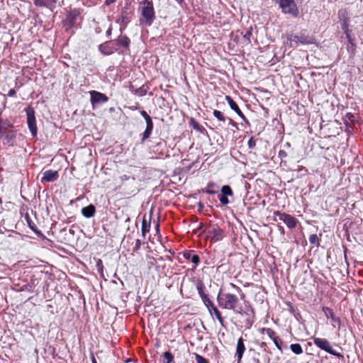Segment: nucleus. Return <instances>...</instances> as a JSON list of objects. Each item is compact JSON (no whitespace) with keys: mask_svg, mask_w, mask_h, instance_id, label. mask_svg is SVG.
Masks as SVG:
<instances>
[{"mask_svg":"<svg viewBox=\"0 0 363 363\" xmlns=\"http://www.w3.org/2000/svg\"><path fill=\"white\" fill-rule=\"evenodd\" d=\"M199 294H200L201 297L202 298V299L207 298V295H206L201 289L199 290Z\"/></svg>","mask_w":363,"mask_h":363,"instance_id":"42","label":"nucleus"},{"mask_svg":"<svg viewBox=\"0 0 363 363\" xmlns=\"http://www.w3.org/2000/svg\"><path fill=\"white\" fill-rule=\"evenodd\" d=\"M245 351V346L244 345L243 339H242V337H240L238 340L237 347H236V356L238 358V363L240 362Z\"/></svg>","mask_w":363,"mask_h":363,"instance_id":"11","label":"nucleus"},{"mask_svg":"<svg viewBox=\"0 0 363 363\" xmlns=\"http://www.w3.org/2000/svg\"><path fill=\"white\" fill-rule=\"evenodd\" d=\"M227 119L228 121L229 124H230L232 126H233L235 128H238L237 123L233 119H231L230 118H228Z\"/></svg>","mask_w":363,"mask_h":363,"instance_id":"39","label":"nucleus"},{"mask_svg":"<svg viewBox=\"0 0 363 363\" xmlns=\"http://www.w3.org/2000/svg\"><path fill=\"white\" fill-rule=\"evenodd\" d=\"M275 1L279 5L284 13L291 14L294 17L298 16L299 11L294 0H275Z\"/></svg>","mask_w":363,"mask_h":363,"instance_id":"4","label":"nucleus"},{"mask_svg":"<svg viewBox=\"0 0 363 363\" xmlns=\"http://www.w3.org/2000/svg\"><path fill=\"white\" fill-rule=\"evenodd\" d=\"M309 242L312 245H319V239L316 234H312L309 236Z\"/></svg>","mask_w":363,"mask_h":363,"instance_id":"26","label":"nucleus"},{"mask_svg":"<svg viewBox=\"0 0 363 363\" xmlns=\"http://www.w3.org/2000/svg\"><path fill=\"white\" fill-rule=\"evenodd\" d=\"M342 29L344 30V33L346 35V37H347L348 41L350 43H352V38H351V35H350V30L349 29V25H348V23H347V21L346 20H345L344 22L342 24Z\"/></svg>","mask_w":363,"mask_h":363,"instance_id":"20","label":"nucleus"},{"mask_svg":"<svg viewBox=\"0 0 363 363\" xmlns=\"http://www.w3.org/2000/svg\"><path fill=\"white\" fill-rule=\"evenodd\" d=\"M203 301L206 306L208 308L210 312L211 313V303H213L208 297L207 298H203Z\"/></svg>","mask_w":363,"mask_h":363,"instance_id":"33","label":"nucleus"},{"mask_svg":"<svg viewBox=\"0 0 363 363\" xmlns=\"http://www.w3.org/2000/svg\"><path fill=\"white\" fill-rule=\"evenodd\" d=\"M140 240H138H138H136L135 247H136L137 249H138V248L140 247Z\"/></svg>","mask_w":363,"mask_h":363,"instance_id":"44","label":"nucleus"},{"mask_svg":"<svg viewBox=\"0 0 363 363\" xmlns=\"http://www.w3.org/2000/svg\"><path fill=\"white\" fill-rule=\"evenodd\" d=\"M184 257L186 259L190 260L191 262L197 265L200 262V258L197 255H192L191 252H187L184 253Z\"/></svg>","mask_w":363,"mask_h":363,"instance_id":"18","label":"nucleus"},{"mask_svg":"<svg viewBox=\"0 0 363 363\" xmlns=\"http://www.w3.org/2000/svg\"><path fill=\"white\" fill-rule=\"evenodd\" d=\"M214 184H209L208 185V189L206 190V192L208 194H216V191H213V190H211L209 189L210 186H213Z\"/></svg>","mask_w":363,"mask_h":363,"instance_id":"37","label":"nucleus"},{"mask_svg":"<svg viewBox=\"0 0 363 363\" xmlns=\"http://www.w3.org/2000/svg\"><path fill=\"white\" fill-rule=\"evenodd\" d=\"M225 100L228 103L230 107L236 112V113L241 117L242 119L245 120V116L240 109L239 106L236 104L235 101L230 96H225Z\"/></svg>","mask_w":363,"mask_h":363,"instance_id":"12","label":"nucleus"},{"mask_svg":"<svg viewBox=\"0 0 363 363\" xmlns=\"http://www.w3.org/2000/svg\"><path fill=\"white\" fill-rule=\"evenodd\" d=\"M274 214L277 216L279 219L284 222L289 228H294L296 227L298 220L291 215L280 211H276Z\"/></svg>","mask_w":363,"mask_h":363,"instance_id":"8","label":"nucleus"},{"mask_svg":"<svg viewBox=\"0 0 363 363\" xmlns=\"http://www.w3.org/2000/svg\"><path fill=\"white\" fill-rule=\"evenodd\" d=\"M313 340L315 345L318 348L337 357H342V355L340 352L333 349L330 342L328 340L320 337H313Z\"/></svg>","mask_w":363,"mask_h":363,"instance_id":"6","label":"nucleus"},{"mask_svg":"<svg viewBox=\"0 0 363 363\" xmlns=\"http://www.w3.org/2000/svg\"><path fill=\"white\" fill-rule=\"evenodd\" d=\"M118 21H121V23L123 24V25H126L128 23V19L127 17L124 16L123 15H121L120 16V18H118Z\"/></svg>","mask_w":363,"mask_h":363,"instance_id":"36","label":"nucleus"},{"mask_svg":"<svg viewBox=\"0 0 363 363\" xmlns=\"http://www.w3.org/2000/svg\"><path fill=\"white\" fill-rule=\"evenodd\" d=\"M263 330L270 338L273 337L274 335L276 334L275 332L271 328H263Z\"/></svg>","mask_w":363,"mask_h":363,"instance_id":"32","label":"nucleus"},{"mask_svg":"<svg viewBox=\"0 0 363 363\" xmlns=\"http://www.w3.org/2000/svg\"><path fill=\"white\" fill-rule=\"evenodd\" d=\"M26 221L28 224V226L30 228V229L33 230V231H35L36 226L33 223V222L31 220L30 218L29 217V216L28 214H26Z\"/></svg>","mask_w":363,"mask_h":363,"instance_id":"28","label":"nucleus"},{"mask_svg":"<svg viewBox=\"0 0 363 363\" xmlns=\"http://www.w3.org/2000/svg\"><path fill=\"white\" fill-rule=\"evenodd\" d=\"M285 38H286L287 43L290 48H296L300 44H313L315 42V40L312 36H309L303 33H300V35H296L292 33H286Z\"/></svg>","mask_w":363,"mask_h":363,"instance_id":"3","label":"nucleus"},{"mask_svg":"<svg viewBox=\"0 0 363 363\" xmlns=\"http://www.w3.org/2000/svg\"><path fill=\"white\" fill-rule=\"evenodd\" d=\"M107 35H110L111 33V28H110L108 30H107Z\"/></svg>","mask_w":363,"mask_h":363,"instance_id":"51","label":"nucleus"},{"mask_svg":"<svg viewBox=\"0 0 363 363\" xmlns=\"http://www.w3.org/2000/svg\"><path fill=\"white\" fill-rule=\"evenodd\" d=\"M15 94H16V91L14 89H11L8 93L9 96H13Z\"/></svg>","mask_w":363,"mask_h":363,"instance_id":"43","label":"nucleus"},{"mask_svg":"<svg viewBox=\"0 0 363 363\" xmlns=\"http://www.w3.org/2000/svg\"><path fill=\"white\" fill-rule=\"evenodd\" d=\"M4 134H5V132H2L1 130H0V140L4 138Z\"/></svg>","mask_w":363,"mask_h":363,"instance_id":"48","label":"nucleus"},{"mask_svg":"<svg viewBox=\"0 0 363 363\" xmlns=\"http://www.w3.org/2000/svg\"><path fill=\"white\" fill-rule=\"evenodd\" d=\"M274 345H276V347L279 350H281V346L279 345V342H281L280 339L278 337L277 339H275L274 341H273Z\"/></svg>","mask_w":363,"mask_h":363,"instance_id":"38","label":"nucleus"},{"mask_svg":"<svg viewBox=\"0 0 363 363\" xmlns=\"http://www.w3.org/2000/svg\"><path fill=\"white\" fill-rule=\"evenodd\" d=\"M139 9L143 17L140 20V24H145V26H150L155 19L152 1L149 0H143L140 3Z\"/></svg>","mask_w":363,"mask_h":363,"instance_id":"2","label":"nucleus"},{"mask_svg":"<svg viewBox=\"0 0 363 363\" xmlns=\"http://www.w3.org/2000/svg\"><path fill=\"white\" fill-rule=\"evenodd\" d=\"M150 225H147L145 220H143L142 223V233L144 235L147 231L149 230Z\"/></svg>","mask_w":363,"mask_h":363,"instance_id":"31","label":"nucleus"},{"mask_svg":"<svg viewBox=\"0 0 363 363\" xmlns=\"http://www.w3.org/2000/svg\"><path fill=\"white\" fill-rule=\"evenodd\" d=\"M278 228H279V230L282 233L284 234V229L282 226L281 225H278Z\"/></svg>","mask_w":363,"mask_h":363,"instance_id":"46","label":"nucleus"},{"mask_svg":"<svg viewBox=\"0 0 363 363\" xmlns=\"http://www.w3.org/2000/svg\"><path fill=\"white\" fill-rule=\"evenodd\" d=\"M82 215L86 218H91L94 216L95 207L93 205H89L82 209Z\"/></svg>","mask_w":363,"mask_h":363,"instance_id":"16","label":"nucleus"},{"mask_svg":"<svg viewBox=\"0 0 363 363\" xmlns=\"http://www.w3.org/2000/svg\"><path fill=\"white\" fill-rule=\"evenodd\" d=\"M140 114L145 120V122L152 120L150 116L147 113V112L145 111H141Z\"/></svg>","mask_w":363,"mask_h":363,"instance_id":"34","label":"nucleus"},{"mask_svg":"<svg viewBox=\"0 0 363 363\" xmlns=\"http://www.w3.org/2000/svg\"><path fill=\"white\" fill-rule=\"evenodd\" d=\"M248 147L251 149L254 148L256 145V141L253 138H250L247 143Z\"/></svg>","mask_w":363,"mask_h":363,"instance_id":"35","label":"nucleus"},{"mask_svg":"<svg viewBox=\"0 0 363 363\" xmlns=\"http://www.w3.org/2000/svg\"><path fill=\"white\" fill-rule=\"evenodd\" d=\"M156 230L158 231L159 230V225L157 224V226H156Z\"/></svg>","mask_w":363,"mask_h":363,"instance_id":"53","label":"nucleus"},{"mask_svg":"<svg viewBox=\"0 0 363 363\" xmlns=\"http://www.w3.org/2000/svg\"><path fill=\"white\" fill-rule=\"evenodd\" d=\"M58 178V172L54 170H47L43 173L42 182H55Z\"/></svg>","mask_w":363,"mask_h":363,"instance_id":"10","label":"nucleus"},{"mask_svg":"<svg viewBox=\"0 0 363 363\" xmlns=\"http://www.w3.org/2000/svg\"><path fill=\"white\" fill-rule=\"evenodd\" d=\"M27 123L31 135L35 137L37 135L38 128L36 125V121L35 117V112L33 108H28L26 109Z\"/></svg>","mask_w":363,"mask_h":363,"instance_id":"7","label":"nucleus"},{"mask_svg":"<svg viewBox=\"0 0 363 363\" xmlns=\"http://www.w3.org/2000/svg\"><path fill=\"white\" fill-rule=\"evenodd\" d=\"M91 103L93 107L99 104H104L108 101V97L99 91H90Z\"/></svg>","mask_w":363,"mask_h":363,"instance_id":"9","label":"nucleus"},{"mask_svg":"<svg viewBox=\"0 0 363 363\" xmlns=\"http://www.w3.org/2000/svg\"><path fill=\"white\" fill-rule=\"evenodd\" d=\"M217 301L220 308L233 310L236 313H242V308L239 306V298L235 295L230 293H219Z\"/></svg>","mask_w":363,"mask_h":363,"instance_id":"1","label":"nucleus"},{"mask_svg":"<svg viewBox=\"0 0 363 363\" xmlns=\"http://www.w3.org/2000/svg\"><path fill=\"white\" fill-rule=\"evenodd\" d=\"M16 138V133L13 130H10L8 133L5 132L4 137V143L9 145H13Z\"/></svg>","mask_w":363,"mask_h":363,"instance_id":"15","label":"nucleus"},{"mask_svg":"<svg viewBox=\"0 0 363 363\" xmlns=\"http://www.w3.org/2000/svg\"><path fill=\"white\" fill-rule=\"evenodd\" d=\"M195 359L196 363H208L206 359L196 353L195 354Z\"/></svg>","mask_w":363,"mask_h":363,"instance_id":"29","label":"nucleus"},{"mask_svg":"<svg viewBox=\"0 0 363 363\" xmlns=\"http://www.w3.org/2000/svg\"><path fill=\"white\" fill-rule=\"evenodd\" d=\"M116 42L117 45L126 48L129 47L130 43V39L125 35H120Z\"/></svg>","mask_w":363,"mask_h":363,"instance_id":"17","label":"nucleus"},{"mask_svg":"<svg viewBox=\"0 0 363 363\" xmlns=\"http://www.w3.org/2000/svg\"><path fill=\"white\" fill-rule=\"evenodd\" d=\"M36 6L51 8L54 6L57 0H33Z\"/></svg>","mask_w":363,"mask_h":363,"instance_id":"13","label":"nucleus"},{"mask_svg":"<svg viewBox=\"0 0 363 363\" xmlns=\"http://www.w3.org/2000/svg\"><path fill=\"white\" fill-rule=\"evenodd\" d=\"M99 264H101V260H99V262H98V264H98V265H99Z\"/></svg>","mask_w":363,"mask_h":363,"instance_id":"54","label":"nucleus"},{"mask_svg":"<svg viewBox=\"0 0 363 363\" xmlns=\"http://www.w3.org/2000/svg\"><path fill=\"white\" fill-rule=\"evenodd\" d=\"M162 357L165 359L166 363H171L174 359V356L169 351L164 352Z\"/></svg>","mask_w":363,"mask_h":363,"instance_id":"24","label":"nucleus"},{"mask_svg":"<svg viewBox=\"0 0 363 363\" xmlns=\"http://www.w3.org/2000/svg\"><path fill=\"white\" fill-rule=\"evenodd\" d=\"M152 129H153L152 121L150 120V121H147L146 122V128H145L144 133H143V136H142V139H141L142 143H143L146 139L150 138V136L152 133Z\"/></svg>","mask_w":363,"mask_h":363,"instance_id":"14","label":"nucleus"},{"mask_svg":"<svg viewBox=\"0 0 363 363\" xmlns=\"http://www.w3.org/2000/svg\"><path fill=\"white\" fill-rule=\"evenodd\" d=\"M291 350L296 354H301L303 353V349L300 344L294 343L290 345Z\"/></svg>","mask_w":363,"mask_h":363,"instance_id":"21","label":"nucleus"},{"mask_svg":"<svg viewBox=\"0 0 363 363\" xmlns=\"http://www.w3.org/2000/svg\"><path fill=\"white\" fill-rule=\"evenodd\" d=\"M230 286L238 291V294H239V295H240V299H241V300H245V294L242 291L241 289H240L239 286H238L235 285L234 284H230Z\"/></svg>","mask_w":363,"mask_h":363,"instance_id":"27","label":"nucleus"},{"mask_svg":"<svg viewBox=\"0 0 363 363\" xmlns=\"http://www.w3.org/2000/svg\"><path fill=\"white\" fill-rule=\"evenodd\" d=\"M206 230L208 238L212 242H218L224 237V231L218 225H210Z\"/></svg>","mask_w":363,"mask_h":363,"instance_id":"5","label":"nucleus"},{"mask_svg":"<svg viewBox=\"0 0 363 363\" xmlns=\"http://www.w3.org/2000/svg\"><path fill=\"white\" fill-rule=\"evenodd\" d=\"M218 199H219V201L220 202L223 204V205H228L229 203V200L227 198L226 196L225 195H223V194H220L219 196H218Z\"/></svg>","mask_w":363,"mask_h":363,"instance_id":"30","label":"nucleus"},{"mask_svg":"<svg viewBox=\"0 0 363 363\" xmlns=\"http://www.w3.org/2000/svg\"><path fill=\"white\" fill-rule=\"evenodd\" d=\"M277 338H278V337H277V336L276 335V334H275V335H274V337H272L271 339H272L273 341H274V340H275V339H277Z\"/></svg>","mask_w":363,"mask_h":363,"instance_id":"50","label":"nucleus"},{"mask_svg":"<svg viewBox=\"0 0 363 363\" xmlns=\"http://www.w3.org/2000/svg\"><path fill=\"white\" fill-rule=\"evenodd\" d=\"M213 114L220 121H225L226 119L220 111L214 110Z\"/></svg>","mask_w":363,"mask_h":363,"instance_id":"25","label":"nucleus"},{"mask_svg":"<svg viewBox=\"0 0 363 363\" xmlns=\"http://www.w3.org/2000/svg\"><path fill=\"white\" fill-rule=\"evenodd\" d=\"M298 172H304L305 174L308 172V169L304 167H299L297 169Z\"/></svg>","mask_w":363,"mask_h":363,"instance_id":"41","label":"nucleus"},{"mask_svg":"<svg viewBox=\"0 0 363 363\" xmlns=\"http://www.w3.org/2000/svg\"><path fill=\"white\" fill-rule=\"evenodd\" d=\"M191 122H192V123H195V124L194 125V128L195 129H199V125L195 122V121H194V120H193V119H191Z\"/></svg>","mask_w":363,"mask_h":363,"instance_id":"45","label":"nucleus"},{"mask_svg":"<svg viewBox=\"0 0 363 363\" xmlns=\"http://www.w3.org/2000/svg\"><path fill=\"white\" fill-rule=\"evenodd\" d=\"M117 0H105V5L106 6H109L111 5V4H113Z\"/></svg>","mask_w":363,"mask_h":363,"instance_id":"40","label":"nucleus"},{"mask_svg":"<svg viewBox=\"0 0 363 363\" xmlns=\"http://www.w3.org/2000/svg\"><path fill=\"white\" fill-rule=\"evenodd\" d=\"M91 363H97L94 356L91 355Z\"/></svg>","mask_w":363,"mask_h":363,"instance_id":"49","label":"nucleus"},{"mask_svg":"<svg viewBox=\"0 0 363 363\" xmlns=\"http://www.w3.org/2000/svg\"><path fill=\"white\" fill-rule=\"evenodd\" d=\"M346 117L349 119V120H352V118L354 117V116L352 114V113H347Z\"/></svg>","mask_w":363,"mask_h":363,"instance_id":"47","label":"nucleus"},{"mask_svg":"<svg viewBox=\"0 0 363 363\" xmlns=\"http://www.w3.org/2000/svg\"><path fill=\"white\" fill-rule=\"evenodd\" d=\"M99 50L104 55H110L113 52L107 44H101L99 45Z\"/></svg>","mask_w":363,"mask_h":363,"instance_id":"22","label":"nucleus"},{"mask_svg":"<svg viewBox=\"0 0 363 363\" xmlns=\"http://www.w3.org/2000/svg\"><path fill=\"white\" fill-rule=\"evenodd\" d=\"M221 192L223 195H225L226 196H233V193L230 186L228 185H224L221 188Z\"/></svg>","mask_w":363,"mask_h":363,"instance_id":"23","label":"nucleus"},{"mask_svg":"<svg viewBox=\"0 0 363 363\" xmlns=\"http://www.w3.org/2000/svg\"><path fill=\"white\" fill-rule=\"evenodd\" d=\"M176 1H177L179 4H180L184 1V0H176Z\"/></svg>","mask_w":363,"mask_h":363,"instance_id":"52","label":"nucleus"},{"mask_svg":"<svg viewBox=\"0 0 363 363\" xmlns=\"http://www.w3.org/2000/svg\"><path fill=\"white\" fill-rule=\"evenodd\" d=\"M211 311H213V313L215 314L216 318L218 320L219 323L221 325H224V321L223 318H222L220 312L218 311V309L215 306L213 303H211Z\"/></svg>","mask_w":363,"mask_h":363,"instance_id":"19","label":"nucleus"}]
</instances>
